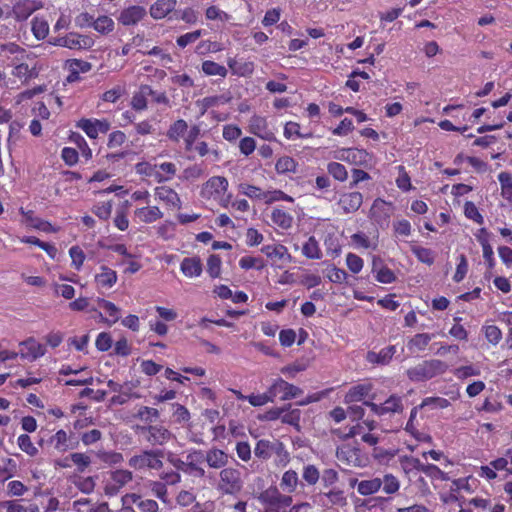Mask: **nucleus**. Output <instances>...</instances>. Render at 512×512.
I'll return each instance as SVG.
<instances>
[{
    "mask_svg": "<svg viewBox=\"0 0 512 512\" xmlns=\"http://www.w3.org/2000/svg\"><path fill=\"white\" fill-rule=\"evenodd\" d=\"M393 213V205L382 198H376L369 210V218L379 227L388 226Z\"/></svg>",
    "mask_w": 512,
    "mask_h": 512,
    "instance_id": "9b49d317",
    "label": "nucleus"
},
{
    "mask_svg": "<svg viewBox=\"0 0 512 512\" xmlns=\"http://www.w3.org/2000/svg\"><path fill=\"white\" fill-rule=\"evenodd\" d=\"M411 251L415 255V257L424 264L430 266L435 261L434 252L429 248H425L422 246H413L411 248Z\"/></svg>",
    "mask_w": 512,
    "mask_h": 512,
    "instance_id": "e2e57ef3",
    "label": "nucleus"
},
{
    "mask_svg": "<svg viewBox=\"0 0 512 512\" xmlns=\"http://www.w3.org/2000/svg\"><path fill=\"white\" fill-rule=\"evenodd\" d=\"M137 431L152 446H163L174 438L173 433L163 425L138 426Z\"/></svg>",
    "mask_w": 512,
    "mask_h": 512,
    "instance_id": "6e6552de",
    "label": "nucleus"
},
{
    "mask_svg": "<svg viewBox=\"0 0 512 512\" xmlns=\"http://www.w3.org/2000/svg\"><path fill=\"white\" fill-rule=\"evenodd\" d=\"M244 488V480L240 469L226 467L219 472L216 490L220 495H239Z\"/></svg>",
    "mask_w": 512,
    "mask_h": 512,
    "instance_id": "20e7f679",
    "label": "nucleus"
},
{
    "mask_svg": "<svg viewBox=\"0 0 512 512\" xmlns=\"http://www.w3.org/2000/svg\"><path fill=\"white\" fill-rule=\"evenodd\" d=\"M432 336L428 333H418L408 341V348L410 350L423 351L429 345Z\"/></svg>",
    "mask_w": 512,
    "mask_h": 512,
    "instance_id": "5fc2aeb1",
    "label": "nucleus"
},
{
    "mask_svg": "<svg viewBox=\"0 0 512 512\" xmlns=\"http://www.w3.org/2000/svg\"><path fill=\"white\" fill-rule=\"evenodd\" d=\"M298 168V161L288 155L279 157L275 162V171L278 175L296 174Z\"/></svg>",
    "mask_w": 512,
    "mask_h": 512,
    "instance_id": "f704fd0d",
    "label": "nucleus"
},
{
    "mask_svg": "<svg viewBox=\"0 0 512 512\" xmlns=\"http://www.w3.org/2000/svg\"><path fill=\"white\" fill-rule=\"evenodd\" d=\"M163 456L162 450H143L140 454L132 456L128 460V465L135 470H160L163 467Z\"/></svg>",
    "mask_w": 512,
    "mask_h": 512,
    "instance_id": "423d86ee",
    "label": "nucleus"
},
{
    "mask_svg": "<svg viewBox=\"0 0 512 512\" xmlns=\"http://www.w3.org/2000/svg\"><path fill=\"white\" fill-rule=\"evenodd\" d=\"M248 130L262 140L276 141L275 131L264 116L253 115L249 120Z\"/></svg>",
    "mask_w": 512,
    "mask_h": 512,
    "instance_id": "4468645a",
    "label": "nucleus"
},
{
    "mask_svg": "<svg viewBox=\"0 0 512 512\" xmlns=\"http://www.w3.org/2000/svg\"><path fill=\"white\" fill-rule=\"evenodd\" d=\"M229 182L224 176H212L203 183L200 196L207 201H214L222 208H228L230 204L231 194L226 195Z\"/></svg>",
    "mask_w": 512,
    "mask_h": 512,
    "instance_id": "f03ea898",
    "label": "nucleus"
},
{
    "mask_svg": "<svg viewBox=\"0 0 512 512\" xmlns=\"http://www.w3.org/2000/svg\"><path fill=\"white\" fill-rule=\"evenodd\" d=\"M350 486L356 487L357 492L362 496H370L372 494L377 493L381 487L382 482L381 478L375 477L368 480L358 481L357 479L350 480Z\"/></svg>",
    "mask_w": 512,
    "mask_h": 512,
    "instance_id": "c756f323",
    "label": "nucleus"
},
{
    "mask_svg": "<svg viewBox=\"0 0 512 512\" xmlns=\"http://www.w3.org/2000/svg\"><path fill=\"white\" fill-rule=\"evenodd\" d=\"M299 483L298 473L293 469H289L282 474L279 486L283 492L291 494L297 490Z\"/></svg>",
    "mask_w": 512,
    "mask_h": 512,
    "instance_id": "e433bc0d",
    "label": "nucleus"
},
{
    "mask_svg": "<svg viewBox=\"0 0 512 512\" xmlns=\"http://www.w3.org/2000/svg\"><path fill=\"white\" fill-rule=\"evenodd\" d=\"M482 332L486 340L493 346L498 345L502 340V331L496 325H484Z\"/></svg>",
    "mask_w": 512,
    "mask_h": 512,
    "instance_id": "680f3d73",
    "label": "nucleus"
},
{
    "mask_svg": "<svg viewBox=\"0 0 512 512\" xmlns=\"http://www.w3.org/2000/svg\"><path fill=\"white\" fill-rule=\"evenodd\" d=\"M222 260L218 254H211L207 258V273L212 279L221 276Z\"/></svg>",
    "mask_w": 512,
    "mask_h": 512,
    "instance_id": "052dcab7",
    "label": "nucleus"
},
{
    "mask_svg": "<svg viewBox=\"0 0 512 512\" xmlns=\"http://www.w3.org/2000/svg\"><path fill=\"white\" fill-rule=\"evenodd\" d=\"M146 14L147 11L143 6L130 5L120 12L117 20L123 26H134L142 21Z\"/></svg>",
    "mask_w": 512,
    "mask_h": 512,
    "instance_id": "6ab92c4d",
    "label": "nucleus"
},
{
    "mask_svg": "<svg viewBox=\"0 0 512 512\" xmlns=\"http://www.w3.org/2000/svg\"><path fill=\"white\" fill-rule=\"evenodd\" d=\"M401 463L402 465H404L405 468L415 469L417 471L424 473L428 478H430L432 482L436 480H450L449 474L442 471L437 465L431 463L423 464L418 458L406 456L403 458Z\"/></svg>",
    "mask_w": 512,
    "mask_h": 512,
    "instance_id": "0eeeda50",
    "label": "nucleus"
},
{
    "mask_svg": "<svg viewBox=\"0 0 512 512\" xmlns=\"http://www.w3.org/2000/svg\"><path fill=\"white\" fill-rule=\"evenodd\" d=\"M204 462V452L202 450L193 449L186 456V474L195 477H204L205 470L201 467Z\"/></svg>",
    "mask_w": 512,
    "mask_h": 512,
    "instance_id": "5701e85b",
    "label": "nucleus"
},
{
    "mask_svg": "<svg viewBox=\"0 0 512 512\" xmlns=\"http://www.w3.org/2000/svg\"><path fill=\"white\" fill-rule=\"evenodd\" d=\"M497 178L501 186V196L512 204V175L503 171L498 174Z\"/></svg>",
    "mask_w": 512,
    "mask_h": 512,
    "instance_id": "8fccbe9b",
    "label": "nucleus"
},
{
    "mask_svg": "<svg viewBox=\"0 0 512 512\" xmlns=\"http://www.w3.org/2000/svg\"><path fill=\"white\" fill-rule=\"evenodd\" d=\"M199 13L192 7H186L183 10L174 13L173 20H182L187 24H196L198 22Z\"/></svg>",
    "mask_w": 512,
    "mask_h": 512,
    "instance_id": "0e129e2a",
    "label": "nucleus"
},
{
    "mask_svg": "<svg viewBox=\"0 0 512 512\" xmlns=\"http://www.w3.org/2000/svg\"><path fill=\"white\" fill-rule=\"evenodd\" d=\"M283 135L287 140L310 139L313 137L312 132H302L300 124L294 121L285 123Z\"/></svg>",
    "mask_w": 512,
    "mask_h": 512,
    "instance_id": "4c0bfd02",
    "label": "nucleus"
},
{
    "mask_svg": "<svg viewBox=\"0 0 512 512\" xmlns=\"http://www.w3.org/2000/svg\"><path fill=\"white\" fill-rule=\"evenodd\" d=\"M381 482V488L385 494L392 495L397 493L400 489L399 479L391 473H386L381 479Z\"/></svg>",
    "mask_w": 512,
    "mask_h": 512,
    "instance_id": "6e6d98bb",
    "label": "nucleus"
},
{
    "mask_svg": "<svg viewBox=\"0 0 512 512\" xmlns=\"http://www.w3.org/2000/svg\"><path fill=\"white\" fill-rule=\"evenodd\" d=\"M152 94V87L149 85H141L139 90L135 92L131 99V106L136 111H143L147 108V97Z\"/></svg>",
    "mask_w": 512,
    "mask_h": 512,
    "instance_id": "58836bf2",
    "label": "nucleus"
},
{
    "mask_svg": "<svg viewBox=\"0 0 512 512\" xmlns=\"http://www.w3.org/2000/svg\"><path fill=\"white\" fill-rule=\"evenodd\" d=\"M302 392V389L283 380L282 378L275 379L269 387V393L270 396H272L273 401L276 398H279L282 401L290 400L296 398L298 395L302 394Z\"/></svg>",
    "mask_w": 512,
    "mask_h": 512,
    "instance_id": "ddd939ff",
    "label": "nucleus"
},
{
    "mask_svg": "<svg viewBox=\"0 0 512 512\" xmlns=\"http://www.w3.org/2000/svg\"><path fill=\"white\" fill-rule=\"evenodd\" d=\"M396 352V348L393 345L387 346L379 351V353H369L368 359L371 362L379 364H387Z\"/></svg>",
    "mask_w": 512,
    "mask_h": 512,
    "instance_id": "864d4df0",
    "label": "nucleus"
},
{
    "mask_svg": "<svg viewBox=\"0 0 512 512\" xmlns=\"http://www.w3.org/2000/svg\"><path fill=\"white\" fill-rule=\"evenodd\" d=\"M91 211L100 220L106 221L111 217L112 213V201H103L93 205Z\"/></svg>",
    "mask_w": 512,
    "mask_h": 512,
    "instance_id": "774afa93",
    "label": "nucleus"
},
{
    "mask_svg": "<svg viewBox=\"0 0 512 512\" xmlns=\"http://www.w3.org/2000/svg\"><path fill=\"white\" fill-rule=\"evenodd\" d=\"M258 501L263 512H300L302 509L311 508L308 502L293 505L292 496L282 493L276 486L263 490L258 496Z\"/></svg>",
    "mask_w": 512,
    "mask_h": 512,
    "instance_id": "f257e3e1",
    "label": "nucleus"
},
{
    "mask_svg": "<svg viewBox=\"0 0 512 512\" xmlns=\"http://www.w3.org/2000/svg\"><path fill=\"white\" fill-rule=\"evenodd\" d=\"M163 217V212L158 206H146L136 208L134 210V219L140 223L151 224L160 220Z\"/></svg>",
    "mask_w": 512,
    "mask_h": 512,
    "instance_id": "393cba45",
    "label": "nucleus"
},
{
    "mask_svg": "<svg viewBox=\"0 0 512 512\" xmlns=\"http://www.w3.org/2000/svg\"><path fill=\"white\" fill-rule=\"evenodd\" d=\"M302 254L312 260H318L322 257V251L318 241L314 236H310L302 246Z\"/></svg>",
    "mask_w": 512,
    "mask_h": 512,
    "instance_id": "a18cd8bd",
    "label": "nucleus"
},
{
    "mask_svg": "<svg viewBox=\"0 0 512 512\" xmlns=\"http://www.w3.org/2000/svg\"><path fill=\"white\" fill-rule=\"evenodd\" d=\"M279 440L270 441L268 439H260L256 442L254 447V455L261 461L269 460L273 455L275 450L277 449V444H279Z\"/></svg>",
    "mask_w": 512,
    "mask_h": 512,
    "instance_id": "72a5a7b5",
    "label": "nucleus"
},
{
    "mask_svg": "<svg viewBox=\"0 0 512 512\" xmlns=\"http://www.w3.org/2000/svg\"><path fill=\"white\" fill-rule=\"evenodd\" d=\"M373 390V385L371 383H360L352 386L344 397V402L346 404L355 403L364 401L365 398L370 396Z\"/></svg>",
    "mask_w": 512,
    "mask_h": 512,
    "instance_id": "cd10ccee",
    "label": "nucleus"
},
{
    "mask_svg": "<svg viewBox=\"0 0 512 512\" xmlns=\"http://www.w3.org/2000/svg\"><path fill=\"white\" fill-rule=\"evenodd\" d=\"M31 31L37 40H44L49 34V24L44 17L35 16L31 22Z\"/></svg>",
    "mask_w": 512,
    "mask_h": 512,
    "instance_id": "c03bdc74",
    "label": "nucleus"
},
{
    "mask_svg": "<svg viewBox=\"0 0 512 512\" xmlns=\"http://www.w3.org/2000/svg\"><path fill=\"white\" fill-rule=\"evenodd\" d=\"M68 459L71 460L77 471L80 473L84 472L91 464V458L86 453L82 452L71 453L65 460Z\"/></svg>",
    "mask_w": 512,
    "mask_h": 512,
    "instance_id": "4d7b16f0",
    "label": "nucleus"
},
{
    "mask_svg": "<svg viewBox=\"0 0 512 512\" xmlns=\"http://www.w3.org/2000/svg\"><path fill=\"white\" fill-rule=\"evenodd\" d=\"M204 462H206L210 468L224 469L229 462V455L221 449L211 448L204 453Z\"/></svg>",
    "mask_w": 512,
    "mask_h": 512,
    "instance_id": "c85d7f7f",
    "label": "nucleus"
},
{
    "mask_svg": "<svg viewBox=\"0 0 512 512\" xmlns=\"http://www.w3.org/2000/svg\"><path fill=\"white\" fill-rule=\"evenodd\" d=\"M201 71L206 76H220L222 78H225L228 74L225 66L212 60H204L201 64Z\"/></svg>",
    "mask_w": 512,
    "mask_h": 512,
    "instance_id": "49530a36",
    "label": "nucleus"
},
{
    "mask_svg": "<svg viewBox=\"0 0 512 512\" xmlns=\"http://www.w3.org/2000/svg\"><path fill=\"white\" fill-rule=\"evenodd\" d=\"M177 167L172 162H164L158 165L156 173V182L163 183L174 178Z\"/></svg>",
    "mask_w": 512,
    "mask_h": 512,
    "instance_id": "de8ad7c7",
    "label": "nucleus"
},
{
    "mask_svg": "<svg viewBox=\"0 0 512 512\" xmlns=\"http://www.w3.org/2000/svg\"><path fill=\"white\" fill-rule=\"evenodd\" d=\"M261 252L271 260V264L279 268L289 264L292 256L286 246L282 244H268L261 248Z\"/></svg>",
    "mask_w": 512,
    "mask_h": 512,
    "instance_id": "2eb2a0df",
    "label": "nucleus"
},
{
    "mask_svg": "<svg viewBox=\"0 0 512 512\" xmlns=\"http://www.w3.org/2000/svg\"><path fill=\"white\" fill-rule=\"evenodd\" d=\"M375 426L376 422L373 420L357 423L356 425H353L349 428V431L344 435V437H360V440H362V435L367 434L368 431H372Z\"/></svg>",
    "mask_w": 512,
    "mask_h": 512,
    "instance_id": "603ef678",
    "label": "nucleus"
},
{
    "mask_svg": "<svg viewBox=\"0 0 512 512\" xmlns=\"http://www.w3.org/2000/svg\"><path fill=\"white\" fill-rule=\"evenodd\" d=\"M69 256L71 258L72 267L75 270L80 271L86 259L83 249L78 245L72 246L69 249Z\"/></svg>",
    "mask_w": 512,
    "mask_h": 512,
    "instance_id": "69168bd1",
    "label": "nucleus"
},
{
    "mask_svg": "<svg viewBox=\"0 0 512 512\" xmlns=\"http://www.w3.org/2000/svg\"><path fill=\"white\" fill-rule=\"evenodd\" d=\"M449 366L440 359L424 360L406 371V375L412 382H425L434 377L443 375Z\"/></svg>",
    "mask_w": 512,
    "mask_h": 512,
    "instance_id": "7ed1b4c3",
    "label": "nucleus"
},
{
    "mask_svg": "<svg viewBox=\"0 0 512 512\" xmlns=\"http://www.w3.org/2000/svg\"><path fill=\"white\" fill-rule=\"evenodd\" d=\"M338 158L352 165L364 167H367L371 161V155L366 150L358 148L344 149Z\"/></svg>",
    "mask_w": 512,
    "mask_h": 512,
    "instance_id": "4be33fe9",
    "label": "nucleus"
},
{
    "mask_svg": "<svg viewBox=\"0 0 512 512\" xmlns=\"http://www.w3.org/2000/svg\"><path fill=\"white\" fill-rule=\"evenodd\" d=\"M123 500H124V503L134 504L140 510V512H158L159 511V505L155 500L143 498L139 494H135V493L127 494Z\"/></svg>",
    "mask_w": 512,
    "mask_h": 512,
    "instance_id": "473e14b6",
    "label": "nucleus"
},
{
    "mask_svg": "<svg viewBox=\"0 0 512 512\" xmlns=\"http://www.w3.org/2000/svg\"><path fill=\"white\" fill-rule=\"evenodd\" d=\"M180 271L187 278H197L203 272V264L199 256L185 257L180 263Z\"/></svg>",
    "mask_w": 512,
    "mask_h": 512,
    "instance_id": "bb28decb",
    "label": "nucleus"
},
{
    "mask_svg": "<svg viewBox=\"0 0 512 512\" xmlns=\"http://www.w3.org/2000/svg\"><path fill=\"white\" fill-rule=\"evenodd\" d=\"M230 100L231 97L225 94L213 95L197 100L196 105L200 108V114L204 115L209 109L227 104Z\"/></svg>",
    "mask_w": 512,
    "mask_h": 512,
    "instance_id": "c9c22d12",
    "label": "nucleus"
},
{
    "mask_svg": "<svg viewBox=\"0 0 512 512\" xmlns=\"http://www.w3.org/2000/svg\"><path fill=\"white\" fill-rule=\"evenodd\" d=\"M97 303L98 306L102 308L107 314L108 317L105 319V322L109 326H112L113 324L119 321L121 317L120 308L117 307L113 302L106 300L104 298H98Z\"/></svg>",
    "mask_w": 512,
    "mask_h": 512,
    "instance_id": "ea45409f",
    "label": "nucleus"
},
{
    "mask_svg": "<svg viewBox=\"0 0 512 512\" xmlns=\"http://www.w3.org/2000/svg\"><path fill=\"white\" fill-rule=\"evenodd\" d=\"M111 480L113 482V486H111L109 489H112L116 492L133 480V474L129 470L118 469L111 473Z\"/></svg>",
    "mask_w": 512,
    "mask_h": 512,
    "instance_id": "37998d69",
    "label": "nucleus"
},
{
    "mask_svg": "<svg viewBox=\"0 0 512 512\" xmlns=\"http://www.w3.org/2000/svg\"><path fill=\"white\" fill-rule=\"evenodd\" d=\"M177 3V0H156L149 7L150 17L157 21L165 18L173 20Z\"/></svg>",
    "mask_w": 512,
    "mask_h": 512,
    "instance_id": "f3484780",
    "label": "nucleus"
},
{
    "mask_svg": "<svg viewBox=\"0 0 512 512\" xmlns=\"http://www.w3.org/2000/svg\"><path fill=\"white\" fill-rule=\"evenodd\" d=\"M19 356L23 360L33 362L46 353V347L39 343L34 337H28L19 343Z\"/></svg>",
    "mask_w": 512,
    "mask_h": 512,
    "instance_id": "dca6fc26",
    "label": "nucleus"
},
{
    "mask_svg": "<svg viewBox=\"0 0 512 512\" xmlns=\"http://www.w3.org/2000/svg\"><path fill=\"white\" fill-rule=\"evenodd\" d=\"M93 29L101 34H108L114 30V21L107 15L99 16L95 19Z\"/></svg>",
    "mask_w": 512,
    "mask_h": 512,
    "instance_id": "338daca9",
    "label": "nucleus"
},
{
    "mask_svg": "<svg viewBox=\"0 0 512 512\" xmlns=\"http://www.w3.org/2000/svg\"><path fill=\"white\" fill-rule=\"evenodd\" d=\"M336 457L339 462L350 467H365L367 458L361 450L349 444H343L336 450Z\"/></svg>",
    "mask_w": 512,
    "mask_h": 512,
    "instance_id": "1a4fd4ad",
    "label": "nucleus"
},
{
    "mask_svg": "<svg viewBox=\"0 0 512 512\" xmlns=\"http://www.w3.org/2000/svg\"><path fill=\"white\" fill-rule=\"evenodd\" d=\"M42 6L40 1L19 0L13 5L12 14L17 21H25Z\"/></svg>",
    "mask_w": 512,
    "mask_h": 512,
    "instance_id": "aec40b11",
    "label": "nucleus"
},
{
    "mask_svg": "<svg viewBox=\"0 0 512 512\" xmlns=\"http://www.w3.org/2000/svg\"><path fill=\"white\" fill-rule=\"evenodd\" d=\"M271 220L274 225L283 230H288L292 227L293 216L282 208H274L271 212Z\"/></svg>",
    "mask_w": 512,
    "mask_h": 512,
    "instance_id": "a19ab883",
    "label": "nucleus"
},
{
    "mask_svg": "<svg viewBox=\"0 0 512 512\" xmlns=\"http://www.w3.org/2000/svg\"><path fill=\"white\" fill-rule=\"evenodd\" d=\"M363 203V195L360 192H346L343 193L338 201L339 207L343 213L350 214L358 211Z\"/></svg>",
    "mask_w": 512,
    "mask_h": 512,
    "instance_id": "b1692460",
    "label": "nucleus"
},
{
    "mask_svg": "<svg viewBox=\"0 0 512 512\" xmlns=\"http://www.w3.org/2000/svg\"><path fill=\"white\" fill-rule=\"evenodd\" d=\"M17 473V463L12 458H4L0 464V484L14 477Z\"/></svg>",
    "mask_w": 512,
    "mask_h": 512,
    "instance_id": "09e8293b",
    "label": "nucleus"
},
{
    "mask_svg": "<svg viewBox=\"0 0 512 512\" xmlns=\"http://www.w3.org/2000/svg\"><path fill=\"white\" fill-rule=\"evenodd\" d=\"M188 130L187 122L183 119H178L174 121L168 131H167V137L174 142H179L181 138L184 137Z\"/></svg>",
    "mask_w": 512,
    "mask_h": 512,
    "instance_id": "3c124183",
    "label": "nucleus"
},
{
    "mask_svg": "<svg viewBox=\"0 0 512 512\" xmlns=\"http://www.w3.org/2000/svg\"><path fill=\"white\" fill-rule=\"evenodd\" d=\"M38 445L41 448L47 447L54 452L64 454L69 450L76 449L79 446V441L73 438V434H68L64 429H59L47 440L41 438Z\"/></svg>",
    "mask_w": 512,
    "mask_h": 512,
    "instance_id": "39448f33",
    "label": "nucleus"
},
{
    "mask_svg": "<svg viewBox=\"0 0 512 512\" xmlns=\"http://www.w3.org/2000/svg\"><path fill=\"white\" fill-rule=\"evenodd\" d=\"M89 38L76 33H70L63 37L55 38L51 42L55 46L66 47L69 49H82L88 46Z\"/></svg>",
    "mask_w": 512,
    "mask_h": 512,
    "instance_id": "a878e982",
    "label": "nucleus"
},
{
    "mask_svg": "<svg viewBox=\"0 0 512 512\" xmlns=\"http://www.w3.org/2000/svg\"><path fill=\"white\" fill-rule=\"evenodd\" d=\"M363 404L369 407L371 411L378 416L402 413L404 410L403 397L397 394L390 395L383 403L380 404L373 401H364Z\"/></svg>",
    "mask_w": 512,
    "mask_h": 512,
    "instance_id": "9d476101",
    "label": "nucleus"
},
{
    "mask_svg": "<svg viewBox=\"0 0 512 512\" xmlns=\"http://www.w3.org/2000/svg\"><path fill=\"white\" fill-rule=\"evenodd\" d=\"M378 259H373L372 264V272L375 273V279L379 283L390 284L396 280V276L394 272L387 266L381 265L380 268H377Z\"/></svg>",
    "mask_w": 512,
    "mask_h": 512,
    "instance_id": "79ce46f5",
    "label": "nucleus"
},
{
    "mask_svg": "<svg viewBox=\"0 0 512 512\" xmlns=\"http://www.w3.org/2000/svg\"><path fill=\"white\" fill-rule=\"evenodd\" d=\"M327 171L335 180L345 182L348 179V171L346 167L339 162H329Z\"/></svg>",
    "mask_w": 512,
    "mask_h": 512,
    "instance_id": "bf43d9fd",
    "label": "nucleus"
},
{
    "mask_svg": "<svg viewBox=\"0 0 512 512\" xmlns=\"http://www.w3.org/2000/svg\"><path fill=\"white\" fill-rule=\"evenodd\" d=\"M17 445L20 450H22L30 457H35L39 453L38 448L33 444L28 434L19 435L17 438Z\"/></svg>",
    "mask_w": 512,
    "mask_h": 512,
    "instance_id": "13d9d810",
    "label": "nucleus"
},
{
    "mask_svg": "<svg viewBox=\"0 0 512 512\" xmlns=\"http://www.w3.org/2000/svg\"><path fill=\"white\" fill-rule=\"evenodd\" d=\"M117 281V272L107 265H100L98 272L94 276L95 287L98 291L111 289Z\"/></svg>",
    "mask_w": 512,
    "mask_h": 512,
    "instance_id": "a211bd4d",
    "label": "nucleus"
},
{
    "mask_svg": "<svg viewBox=\"0 0 512 512\" xmlns=\"http://www.w3.org/2000/svg\"><path fill=\"white\" fill-rule=\"evenodd\" d=\"M155 198L163 202L167 208L179 210L182 201L179 194L169 186H158L154 189Z\"/></svg>",
    "mask_w": 512,
    "mask_h": 512,
    "instance_id": "412c9836",
    "label": "nucleus"
},
{
    "mask_svg": "<svg viewBox=\"0 0 512 512\" xmlns=\"http://www.w3.org/2000/svg\"><path fill=\"white\" fill-rule=\"evenodd\" d=\"M39 68L34 65H29L26 62L19 61L18 64L13 65L12 75L18 78L22 83H28L30 80L38 77Z\"/></svg>",
    "mask_w": 512,
    "mask_h": 512,
    "instance_id": "7c9ffc66",
    "label": "nucleus"
},
{
    "mask_svg": "<svg viewBox=\"0 0 512 512\" xmlns=\"http://www.w3.org/2000/svg\"><path fill=\"white\" fill-rule=\"evenodd\" d=\"M75 126L81 129L90 139H96L99 134H106L110 130L111 123L106 118H81Z\"/></svg>",
    "mask_w": 512,
    "mask_h": 512,
    "instance_id": "f8f14e48",
    "label": "nucleus"
},
{
    "mask_svg": "<svg viewBox=\"0 0 512 512\" xmlns=\"http://www.w3.org/2000/svg\"><path fill=\"white\" fill-rule=\"evenodd\" d=\"M227 65L231 73L238 77H250L255 69L254 62L231 57L227 59Z\"/></svg>",
    "mask_w": 512,
    "mask_h": 512,
    "instance_id": "2f4dec72",
    "label": "nucleus"
}]
</instances>
